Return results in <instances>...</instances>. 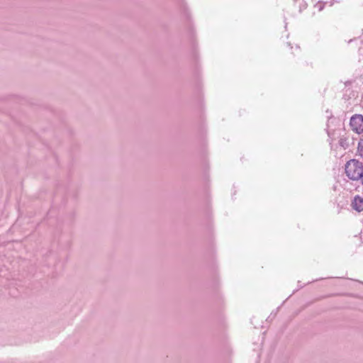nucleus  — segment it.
Listing matches in <instances>:
<instances>
[{"label":"nucleus","mask_w":363,"mask_h":363,"mask_svg":"<svg viewBox=\"0 0 363 363\" xmlns=\"http://www.w3.org/2000/svg\"><path fill=\"white\" fill-rule=\"evenodd\" d=\"M345 173L351 180L360 179L363 174V164L357 160H350L345 164Z\"/></svg>","instance_id":"f257e3e1"},{"label":"nucleus","mask_w":363,"mask_h":363,"mask_svg":"<svg viewBox=\"0 0 363 363\" xmlns=\"http://www.w3.org/2000/svg\"><path fill=\"white\" fill-rule=\"evenodd\" d=\"M350 125L354 132L358 134L363 133V116L360 114H355L352 116Z\"/></svg>","instance_id":"f03ea898"},{"label":"nucleus","mask_w":363,"mask_h":363,"mask_svg":"<svg viewBox=\"0 0 363 363\" xmlns=\"http://www.w3.org/2000/svg\"><path fill=\"white\" fill-rule=\"evenodd\" d=\"M352 208L358 212L363 211V199L359 196L354 197L352 203Z\"/></svg>","instance_id":"7ed1b4c3"},{"label":"nucleus","mask_w":363,"mask_h":363,"mask_svg":"<svg viewBox=\"0 0 363 363\" xmlns=\"http://www.w3.org/2000/svg\"><path fill=\"white\" fill-rule=\"evenodd\" d=\"M358 151L359 152L360 155H363V146L362 145V143H359Z\"/></svg>","instance_id":"20e7f679"},{"label":"nucleus","mask_w":363,"mask_h":363,"mask_svg":"<svg viewBox=\"0 0 363 363\" xmlns=\"http://www.w3.org/2000/svg\"><path fill=\"white\" fill-rule=\"evenodd\" d=\"M340 145L343 146L344 143H343V140H342V139H341V140H340Z\"/></svg>","instance_id":"39448f33"},{"label":"nucleus","mask_w":363,"mask_h":363,"mask_svg":"<svg viewBox=\"0 0 363 363\" xmlns=\"http://www.w3.org/2000/svg\"><path fill=\"white\" fill-rule=\"evenodd\" d=\"M361 181H362V184H363V173H362V177L360 178Z\"/></svg>","instance_id":"423d86ee"}]
</instances>
